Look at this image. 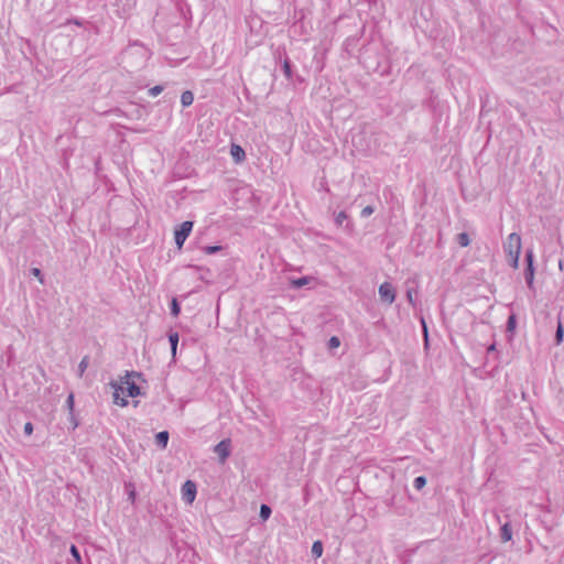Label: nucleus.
<instances>
[{
    "mask_svg": "<svg viewBox=\"0 0 564 564\" xmlns=\"http://www.w3.org/2000/svg\"><path fill=\"white\" fill-rule=\"evenodd\" d=\"M521 247V237L517 232L510 234L503 243V250L508 257V262L513 269H518L519 267Z\"/></svg>",
    "mask_w": 564,
    "mask_h": 564,
    "instance_id": "obj_1",
    "label": "nucleus"
},
{
    "mask_svg": "<svg viewBox=\"0 0 564 564\" xmlns=\"http://www.w3.org/2000/svg\"><path fill=\"white\" fill-rule=\"evenodd\" d=\"M525 261H527V267L534 268L533 267V252H532V250H528L525 252Z\"/></svg>",
    "mask_w": 564,
    "mask_h": 564,
    "instance_id": "obj_26",
    "label": "nucleus"
},
{
    "mask_svg": "<svg viewBox=\"0 0 564 564\" xmlns=\"http://www.w3.org/2000/svg\"><path fill=\"white\" fill-rule=\"evenodd\" d=\"M494 349H495V345H491L488 350L491 351Z\"/></svg>",
    "mask_w": 564,
    "mask_h": 564,
    "instance_id": "obj_38",
    "label": "nucleus"
},
{
    "mask_svg": "<svg viewBox=\"0 0 564 564\" xmlns=\"http://www.w3.org/2000/svg\"><path fill=\"white\" fill-rule=\"evenodd\" d=\"M312 279L308 278V276H303V278H299V279H293L291 280V285L292 288L294 289H301L305 285H307L310 283Z\"/></svg>",
    "mask_w": 564,
    "mask_h": 564,
    "instance_id": "obj_13",
    "label": "nucleus"
},
{
    "mask_svg": "<svg viewBox=\"0 0 564 564\" xmlns=\"http://www.w3.org/2000/svg\"><path fill=\"white\" fill-rule=\"evenodd\" d=\"M379 296H380V300L387 304H392L395 300V290L394 288L392 286L391 283L389 282H383L380 286H379Z\"/></svg>",
    "mask_w": 564,
    "mask_h": 564,
    "instance_id": "obj_4",
    "label": "nucleus"
},
{
    "mask_svg": "<svg viewBox=\"0 0 564 564\" xmlns=\"http://www.w3.org/2000/svg\"><path fill=\"white\" fill-rule=\"evenodd\" d=\"M373 207L371 206H366L362 210H361V217L366 218V217H369L372 213H373Z\"/></svg>",
    "mask_w": 564,
    "mask_h": 564,
    "instance_id": "obj_29",
    "label": "nucleus"
},
{
    "mask_svg": "<svg viewBox=\"0 0 564 564\" xmlns=\"http://www.w3.org/2000/svg\"><path fill=\"white\" fill-rule=\"evenodd\" d=\"M23 430H24V433L26 435H31L33 433V424L31 422H26L24 424V429Z\"/></svg>",
    "mask_w": 564,
    "mask_h": 564,
    "instance_id": "obj_31",
    "label": "nucleus"
},
{
    "mask_svg": "<svg viewBox=\"0 0 564 564\" xmlns=\"http://www.w3.org/2000/svg\"><path fill=\"white\" fill-rule=\"evenodd\" d=\"M456 240L460 247H468L470 243V239L467 232L458 234Z\"/></svg>",
    "mask_w": 564,
    "mask_h": 564,
    "instance_id": "obj_15",
    "label": "nucleus"
},
{
    "mask_svg": "<svg viewBox=\"0 0 564 564\" xmlns=\"http://www.w3.org/2000/svg\"><path fill=\"white\" fill-rule=\"evenodd\" d=\"M339 345H340V340L338 337L333 336L329 338V340H328L329 348H337V347H339Z\"/></svg>",
    "mask_w": 564,
    "mask_h": 564,
    "instance_id": "obj_27",
    "label": "nucleus"
},
{
    "mask_svg": "<svg viewBox=\"0 0 564 564\" xmlns=\"http://www.w3.org/2000/svg\"><path fill=\"white\" fill-rule=\"evenodd\" d=\"M500 538L502 542H509L512 539V529L510 523H505L500 529Z\"/></svg>",
    "mask_w": 564,
    "mask_h": 564,
    "instance_id": "obj_9",
    "label": "nucleus"
},
{
    "mask_svg": "<svg viewBox=\"0 0 564 564\" xmlns=\"http://www.w3.org/2000/svg\"><path fill=\"white\" fill-rule=\"evenodd\" d=\"M426 485V478L423 476H419L413 481V487L416 490H421Z\"/></svg>",
    "mask_w": 564,
    "mask_h": 564,
    "instance_id": "obj_18",
    "label": "nucleus"
},
{
    "mask_svg": "<svg viewBox=\"0 0 564 564\" xmlns=\"http://www.w3.org/2000/svg\"><path fill=\"white\" fill-rule=\"evenodd\" d=\"M31 274L35 278H37L39 282L41 284H44V276L42 274V271L39 269V268H32L31 269Z\"/></svg>",
    "mask_w": 564,
    "mask_h": 564,
    "instance_id": "obj_22",
    "label": "nucleus"
},
{
    "mask_svg": "<svg viewBox=\"0 0 564 564\" xmlns=\"http://www.w3.org/2000/svg\"><path fill=\"white\" fill-rule=\"evenodd\" d=\"M563 335H564L563 326H562L561 323H558V326H557V329H556V333H555V340H556L557 345L562 343Z\"/></svg>",
    "mask_w": 564,
    "mask_h": 564,
    "instance_id": "obj_23",
    "label": "nucleus"
},
{
    "mask_svg": "<svg viewBox=\"0 0 564 564\" xmlns=\"http://www.w3.org/2000/svg\"><path fill=\"white\" fill-rule=\"evenodd\" d=\"M347 218V215L345 212H340L338 213V215L336 216V223L337 225H341L343 221Z\"/></svg>",
    "mask_w": 564,
    "mask_h": 564,
    "instance_id": "obj_30",
    "label": "nucleus"
},
{
    "mask_svg": "<svg viewBox=\"0 0 564 564\" xmlns=\"http://www.w3.org/2000/svg\"><path fill=\"white\" fill-rule=\"evenodd\" d=\"M524 279L529 289L534 288V268L527 267L524 271Z\"/></svg>",
    "mask_w": 564,
    "mask_h": 564,
    "instance_id": "obj_10",
    "label": "nucleus"
},
{
    "mask_svg": "<svg viewBox=\"0 0 564 564\" xmlns=\"http://www.w3.org/2000/svg\"><path fill=\"white\" fill-rule=\"evenodd\" d=\"M183 499L192 503L196 497V485L192 480H186L182 486Z\"/></svg>",
    "mask_w": 564,
    "mask_h": 564,
    "instance_id": "obj_6",
    "label": "nucleus"
},
{
    "mask_svg": "<svg viewBox=\"0 0 564 564\" xmlns=\"http://www.w3.org/2000/svg\"><path fill=\"white\" fill-rule=\"evenodd\" d=\"M422 323H423V327H424V333H425V338H426V337H427V328H426V326H425V323H424V321H423Z\"/></svg>",
    "mask_w": 564,
    "mask_h": 564,
    "instance_id": "obj_35",
    "label": "nucleus"
},
{
    "mask_svg": "<svg viewBox=\"0 0 564 564\" xmlns=\"http://www.w3.org/2000/svg\"><path fill=\"white\" fill-rule=\"evenodd\" d=\"M193 226H194L193 221L186 220V221L182 223L177 229H175L174 238H175V243L178 249H181L183 247L185 240L192 232Z\"/></svg>",
    "mask_w": 564,
    "mask_h": 564,
    "instance_id": "obj_3",
    "label": "nucleus"
},
{
    "mask_svg": "<svg viewBox=\"0 0 564 564\" xmlns=\"http://www.w3.org/2000/svg\"><path fill=\"white\" fill-rule=\"evenodd\" d=\"M66 404H67V408H68L69 412L72 413L73 410H74V394L73 393H70L67 397Z\"/></svg>",
    "mask_w": 564,
    "mask_h": 564,
    "instance_id": "obj_28",
    "label": "nucleus"
},
{
    "mask_svg": "<svg viewBox=\"0 0 564 564\" xmlns=\"http://www.w3.org/2000/svg\"><path fill=\"white\" fill-rule=\"evenodd\" d=\"M406 299L411 305H414V291L413 290L406 291Z\"/></svg>",
    "mask_w": 564,
    "mask_h": 564,
    "instance_id": "obj_32",
    "label": "nucleus"
},
{
    "mask_svg": "<svg viewBox=\"0 0 564 564\" xmlns=\"http://www.w3.org/2000/svg\"><path fill=\"white\" fill-rule=\"evenodd\" d=\"M130 498L134 499V492L133 491L130 492Z\"/></svg>",
    "mask_w": 564,
    "mask_h": 564,
    "instance_id": "obj_37",
    "label": "nucleus"
},
{
    "mask_svg": "<svg viewBox=\"0 0 564 564\" xmlns=\"http://www.w3.org/2000/svg\"><path fill=\"white\" fill-rule=\"evenodd\" d=\"M271 508L267 505H261L260 507V518L265 521L271 516Z\"/></svg>",
    "mask_w": 564,
    "mask_h": 564,
    "instance_id": "obj_17",
    "label": "nucleus"
},
{
    "mask_svg": "<svg viewBox=\"0 0 564 564\" xmlns=\"http://www.w3.org/2000/svg\"><path fill=\"white\" fill-rule=\"evenodd\" d=\"M283 68H284V73L288 77L291 76V67H290V64L288 61L284 62V65H283Z\"/></svg>",
    "mask_w": 564,
    "mask_h": 564,
    "instance_id": "obj_34",
    "label": "nucleus"
},
{
    "mask_svg": "<svg viewBox=\"0 0 564 564\" xmlns=\"http://www.w3.org/2000/svg\"><path fill=\"white\" fill-rule=\"evenodd\" d=\"M69 552L77 563L82 562V556L78 549L73 544L70 545Z\"/></svg>",
    "mask_w": 564,
    "mask_h": 564,
    "instance_id": "obj_24",
    "label": "nucleus"
},
{
    "mask_svg": "<svg viewBox=\"0 0 564 564\" xmlns=\"http://www.w3.org/2000/svg\"><path fill=\"white\" fill-rule=\"evenodd\" d=\"M180 312H181L180 304L176 299H173L171 302V314L176 317L180 314Z\"/></svg>",
    "mask_w": 564,
    "mask_h": 564,
    "instance_id": "obj_19",
    "label": "nucleus"
},
{
    "mask_svg": "<svg viewBox=\"0 0 564 564\" xmlns=\"http://www.w3.org/2000/svg\"><path fill=\"white\" fill-rule=\"evenodd\" d=\"M155 441L159 446L165 448L169 442V432L162 431L155 435Z\"/></svg>",
    "mask_w": 564,
    "mask_h": 564,
    "instance_id": "obj_11",
    "label": "nucleus"
},
{
    "mask_svg": "<svg viewBox=\"0 0 564 564\" xmlns=\"http://www.w3.org/2000/svg\"><path fill=\"white\" fill-rule=\"evenodd\" d=\"M110 387L113 389V402L117 405L127 406L128 400L120 397V394L123 393L122 384L119 381H111Z\"/></svg>",
    "mask_w": 564,
    "mask_h": 564,
    "instance_id": "obj_7",
    "label": "nucleus"
},
{
    "mask_svg": "<svg viewBox=\"0 0 564 564\" xmlns=\"http://www.w3.org/2000/svg\"><path fill=\"white\" fill-rule=\"evenodd\" d=\"M141 373L135 371H126L123 377H120L119 382L122 384L129 397L134 398L141 394L140 388L135 384L134 381H130L131 378H140Z\"/></svg>",
    "mask_w": 564,
    "mask_h": 564,
    "instance_id": "obj_2",
    "label": "nucleus"
},
{
    "mask_svg": "<svg viewBox=\"0 0 564 564\" xmlns=\"http://www.w3.org/2000/svg\"><path fill=\"white\" fill-rule=\"evenodd\" d=\"M508 329L511 330L514 328L516 326V317L513 315H511L509 318H508Z\"/></svg>",
    "mask_w": 564,
    "mask_h": 564,
    "instance_id": "obj_33",
    "label": "nucleus"
},
{
    "mask_svg": "<svg viewBox=\"0 0 564 564\" xmlns=\"http://www.w3.org/2000/svg\"><path fill=\"white\" fill-rule=\"evenodd\" d=\"M312 554L315 557H321L323 554V544L321 541H315L312 545Z\"/></svg>",
    "mask_w": 564,
    "mask_h": 564,
    "instance_id": "obj_16",
    "label": "nucleus"
},
{
    "mask_svg": "<svg viewBox=\"0 0 564 564\" xmlns=\"http://www.w3.org/2000/svg\"><path fill=\"white\" fill-rule=\"evenodd\" d=\"M162 91H163V86L156 85V86H154V87L149 89V95L152 96V97H156Z\"/></svg>",
    "mask_w": 564,
    "mask_h": 564,
    "instance_id": "obj_25",
    "label": "nucleus"
},
{
    "mask_svg": "<svg viewBox=\"0 0 564 564\" xmlns=\"http://www.w3.org/2000/svg\"><path fill=\"white\" fill-rule=\"evenodd\" d=\"M214 452L219 456L221 463H224L230 455V440L220 441L215 447Z\"/></svg>",
    "mask_w": 564,
    "mask_h": 564,
    "instance_id": "obj_5",
    "label": "nucleus"
},
{
    "mask_svg": "<svg viewBox=\"0 0 564 564\" xmlns=\"http://www.w3.org/2000/svg\"><path fill=\"white\" fill-rule=\"evenodd\" d=\"M223 249L221 246H206L203 248V251L206 253V254H213V253H216L218 251H220Z\"/></svg>",
    "mask_w": 564,
    "mask_h": 564,
    "instance_id": "obj_20",
    "label": "nucleus"
},
{
    "mask_svg": "<svg viewBox=\"0 0 564 564\" xmlns=\"http://www.w3.org/2000/svg\"><path fill=\"white\" fill-rule=\"evenodd\" d=\"M558 267H560V269H561V270H563V263H562V261H560V262H558Z\"/></svg>",
    "mask_w": 564,
    "mask_h": 564,
    "instance_id": "obj_36",
    "label": "nucleus"
},
{
    "mask_svg": "<svg viewBox=\"0 0 564 564\" xmlns=\"http://www.w3.org/2000/svg\"><path fill=\"white\" fill-rule=\"evenodd\" d=\"M88 364H89V361H88V357H84V358L80 360V362H79V365H78L79 377H82V376H83V373L85 372V370H86V369H87V367H88Z\"/></svg>",
    "mask_w": 564,
    "mask_h": 564,
    "instance_id": "obj_21",
    "label": "nucleus"
},
{
    "mask_svg": "<svg viewBox=\"0 0 564 564\" xmlns=\"http://www.w3.org/2000/svg\"><path fill=\"white\" fill-rule=\"evenodd\" d=\"M194 101V95L192 91L189 90H185L182 93L181 95V104L183 107H188L193 104Z\"/></svg>",
    "mask_w": 564,
    "mask_h": 564,
    "instance_id": "obj_12",
    "label": "nucleus"
},
{
    "mask_svg": "<svg viewBox=\"0 0 564 564\" xmlns=\"http://www.w3.org/2000/svg\"><path fill=\"white\" fill-rule=\"evenodd\" d=\"M230 154L236 163H240L246 159L245 150L238 144H231Z\"/></svg>",
    "mask_w": 564,
    "mask_h": 564,
    "instance_id": "obj_8",
    "label": "nucleus"
},
{
    "mask_svg": "<svg viewBox=\"0 0 564 564\" xmlns=\"http://www.w3.org/2000/svg\"><path fill=\"white\" fill-rule=\"evenodd\" d=\"M169 340H170V344H171L172 356L175 357L176 348H177V344H178V334L177 333H171L169 335Z\"/></svg>",
    "mask_w": 564,
    "mask_h": 564,
    "instance_id": "obj_14",
    "label": "nucleus"
}]
</instances>
